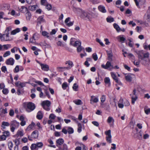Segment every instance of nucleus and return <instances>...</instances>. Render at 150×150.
Wrapping results in <instances>:
<instances>
[{
	"label": "nucleus",
	"mask_w": 150,
	"mask_h": 150,
	"mask_svg": "<svg viewBox=\"0 0 150 150\" xmlns=\"http://www.w3.org/2000/svg\"><path fill=\"white\" fill-rule=\"evenodd\" d=\"M77 10L80 13L81 17L86 20L91 21V15L88 12L79 8H77Z\"/></svg>",
	"instance_id": "obj_1"
},
{
	"label": "nucleus",
	"mask_w": 150,
	"mask_h": 150,
	"mask_svg": "<svg viewBox=\"0 0 150 150\" xmlns=\"http://www.w3.org/2000/svg\"><path fill=\"white\" fill-rule=\"evenodd\" d=\"M23 106L28 112L32 111L35 108V104L31 102L24 103H23Z\"/></svg>",
	"instance_id": "obj_2"
},
{
	"label": "nucleus",
	"mask_w": 150,
	"mask_h": 150,
	"mask_svg": "<svg viewBox=\"0 0 150 150\" xmlns=\"http://www.w3.org/2000/svg\"><path fill=\"white\" fill-rule=\"evenodd\" d=\"M51 103L48 100H46L43 101L41 105L44 109L46 111H49L50 110V108L49 107L51 105Z\"/></svg>",
	"instance_id": "obj_3"
},
{
	"label": "nucleus",
	"mask_w": 150,
	"mask_h": 150,
	"mask_svg": "<svg viewBox=\"0 0 150 150\" xmlns=\"http://www.w3.org/2000/svg\"><path fill=\"white\" fill-rule=\"evenodd\" d=\"M19 125V122H17L16 120L11 121L10 123L11 130L12 132H14L16 129L18 128Z\"/></svg>",
	"instance_id": "obj_4"
},
{
	"label": "nucleus",
	"mask_w": 150,
	"mask_h": 150,
	"mask_svg": "<svg viewBox=\"0 0 150 150\" xmlns=\"http://www.w3.org/2000/svg\"><path fill=\"white\" fill-rule=\"evenodd\" d=\"M0 39L1 41H7L12 40V39L9 37L8 34L4 33V34H0Z\"/></svg>",
	"instance_id": "obj_5"
},
{
	"label": "nucleus",
	"mask_w": 150,
	"mask_h": 150,
	"mask_svg": "<svg viewBox=\"0 0 150 150\" xmlns=\"http://www.w3.org/2000/svg\"><path fill=\"white\" fill-rule=\"evenodd\" d=\"M105 134L106 135V141L108 143L110 144L112 142V136L111 134V130H108L105 132Z\"/></svg>",
	"instance_id": "obj_6"
},
{
	"label": "nucleus",
	"mask_w": 150,
	"mask_h": 150,
	"mask_svg": "<svg viewBox=\"0 0 150 150\" xmlns=\"http://www.w3.org/2000/svg\"><path fill=\"white\" fill-rule=\"evenodd\" d=\"M101 67L102 68L105 69H108L110 70L114 69V67L113 65H111V63L109 61H107V62L105 65L104 64H102L101 65Z\"/></svg>",
	"instance_id": "obj_7"
},
{
	"label": "nucleus",
	"mask_w": 150,
	"mask_h": 150,
	"mask_svg": "<svg viewBox=\"0 0 150 150\" xmlns=\"http://www.w3.org/2000/svg\"><path fill=\"white\" fill-rule=\"evenodd\" d=\"M38 63L40 64L41 67V69L45 71H48L49 69V67L48 65L47 64H42L39 62Z\"/></svg>",
	"instance_id": "obj_8"
},
{
	"label": "nucleus",
	"mask_w": 150,
	"mask_h": 150,
	"mask_svg": "<svg viewBox=\"0 0 150 150\" xmlns=\"http://www.w3.org/2000/svg\"><path fill=\"white\" fill-rule=\"evenodd\" d=\"M44 16H39L37 19V23L38 25L41 24L42 23H45L46 21L44 18Z\"/></svg>",
	"instance_id": "obj_9"
},
{
	"label": "nucleus",
	"mask_w": 150,
	"mask_h": 150,
	"mask_svg": "<svg viewBox=\"0 0 150 150\" xmlns=\"http://www.w3.org/2000/svg\"><path fill=\"white\" fill-rule=\"evenodd\" d=\"M126 80L128 82H131L132 81V78L134 76V75L132 74H125Z\"/></svg>",
	"instance_id": "obj_10"
},
{
	"label": "nucleus",
	"mask_w": 150,
	"mask_h": 150,
	"mask_svg": "<svg viewBox=\"0 0 150 150\" xmlns=\"http://www.w3.org/2000/svg\"><path fill=\"white\" fill-rule=\"evenodd\" d=\"M110 74L112 79L116 81V83L120 85L122 84V83L118 79L116 75L113 72H111L110 73Z\"/></svg>",
	"instance_id": "obj_11"
},
{
	"label": "nucleus",
	"mask_w": 150,
	"mask_h": 150,
	"mask_svg": "<svg viewBox=\"0 0 150 150\" xmlns=\"http://www.w3.org/2000/svg\"><path fill=\"white\" fill-rule=\"evenodd\" d=\"M26 83V82H21L20 81H18L16 82L15 84L19 88H21L25 87Z\"/></svg>",
	"instance_id": "obj_12"
},
{
	"label": "nucleus",
	"mask_w": 150,
	"mask_h": 150,
	"mask_svg": "<svg viewBox=\"0 0 150 150\" xmlns=\"http://www.w3.org/2000/svg\"><path fill=\"white\" fill-rule=\"evenodd\" d=\"M134 1L135 2L136 6L138 8H140L139 3L141 5H142L145 4L146 2V0H139L138 1V0H134Z\"/></svg>",
	"instance_id": "obj_13"
},
{
	"label": "nucleus",
	"mask_w": 150,
	"mask_h": 150,
	"mask_svg": "<svg viewBox=\"0 0 150 150\" xmlns=\"http://www.w3.org/2000/svg\"><path fill=\"white\" fill-rule=\"evenodd\" d=\"M90 103L93 104V103H97L99 101L98 97H96L95 96H92L91 97Z\"/></svg>",
	"instance_id": "obj_14"
},
{
	"label": "nucleus",
	"mask_w": 150,
	"mask_h": 150,
	"mask_svg": "<svg viewBox=\"0 0 150 150\" xmlns=\"http://www.w3.org/2000/svg\"><path fill=\"white\" fill-rule=\"evenodd\" d=\"M38 35L37 33H35L33 35V37L30 39V42L32 43H34L35 40L38 38Z\"/></svg>",
	"instance_id": "obj_15"
},
{
	"label": "nucleus",
	"mask_w": 150,
	"mask_h": 150,
	"mask_svg": "<svg viewBox=\"0 0 150 150\" xmlns=\"http://www.w3.org/2000/svg\"><path fill=\"white\" fill-rule=\"evenodd\" d=\"M14 63V60L12 58H10L7 59L6 61V63L7 65H13Z\"/></svg>",
	"instance_id": "obj_16"
},
{
	"label": "nucleus",
	"mask_w": 150,
	"mask_h": 150,
	"mask_svg": "<svg viewBox=\"0 0 150 150\" xmlns=\"http://www.w3.org/2000/svg\"><path fill=\"white\" fill-rule=\"evenodd\" d=\"M119 102L121 103H123L124 106H129L130 105L129 102L126 99H120Z\"/></svg>",
	"instance_id": "obj_17"
},
{
	"label": "nucleus",
	"mask_w": 150,
	"mask_h": 150,
	"mask_svg": "<svg viewBox=\"0 0 150 150\" xmlns=\"http://www.w3.org/2000/svg\"><path fill=\"white\" fill-rule=\"evenodd\" d=\"M117 39L118 40V41L122 43H123L125 41V38L124 37V35H123L118 36L117 37Z\"/></svg>",
	"instance_id": "obj_18"
},
{
	"label": "nucleus",
	"mask_w": 150,
	"mask_h": 150,
	"mask_svg": "<svg viewBox=\"0 0 150 150\" xmlns=\"http://www.w3.org/2000/svg\"><path fill=\"white\" fill-rule=\"evenodd\" d=\"M136 52L138 55V58L139 59H143V52L142 50L136 51Z\"/></svg>",
	"instance_id": "obj_19"
},
{
	"label": "nucleus",
	"mask_w": 150,
	"mask_h": 150,
	"mask_svg": "<svg viewBox=\"0 0 150 150\" xmlns=\"http://www.w3.org/2000/svg\"><path fill=\"white\" fill-rule=\"evenodd\" d=\"M65 64H68V66L67 67L68 70L71 69L74 66L73 62L70 60L67 61L65 62Z\"/></svg>",
	"instance_id": "obj_20"
},
{
	"label": "nucleus",
	"mask_w": 150,
	"mask_h": 150,
	"mask_svg": "<svg viewBox=\"0 0 150 150\" xmlns=\"http://www.w3.org/2000/svg\"><path fill=\"white\" fill-rule=\"evenodd\" d=\"M38 132L37 130L34 131L32 133L31 136L32 137L34 138H37L38 137Z\"/></svg>",
	"instance_id": "obj_21"
},
{
	"label": "nucleus",
	"mask_w": 150,
	"mask_h": 150,
	"mask_svg": "<svg viewBox=\"0 0 150 150\" xmlns=\"http://www.w3.org/2000/svg\"><path fill=\"white\" fill-rule=\"evenodd\" d=\"M142 60L143 64L144 65H149L150 62V60L149 58H143V59H141Z\"/></svg>",
	"instance_id": "obj_22"
},
{
	"label": "nucleus",
	"mask_w": 150,
	"mask_h": 150,
	"mask_svg": "<svg viewBox=\"0 0 150 150\" xmlns=\"http://www.w3.org/2000/svg\"><path fill=\"white\" fill-rule=\"evenodd\" d=\"M10 125V123L7 122L3 121L1 123V127L4 129L6 128V127L9 126Z\"/></svg>",
	"instance_id": "obj_23"
},
{
	"label": "nucleus",
	"mask_w": 150,
	"mask_h": 150,
	"mask_svg": "<svg viewBox=\"0 0 150 150\" xmlns=\"http://www.w3.org/2000/svg\"><path fill=\"white\" fill-rule=\"evenodd\" d=\"M104 81L106 85L109 87L110 86V79L109 77H106L104 79Z\"/></svg>",
	"instance_id": "obj_24"
},
{
	"label": "nucleus",
	"mask_w": 150,
	"mask_h": 150,
	"mask_svg": "<svg viewBox=\"0 0 150 150\" xmlns=\"http://www.w3.org/2000/svg\"><path fill=\"white\" fill-rule=\"evenodd\" d=\"M100 105L101 106L103 107V103L106 100V96L105 95H102L101 97L100 98Z\"/></svg>",
	"instance_id": "obj_25"
},
{
	"label": "nucleus",
	"mask_w": 150,
	"mask_h": 150,
	"mask_svg": "<svg viewBox=\"0 0 150 150\" xmlns=\"http://www.w3.org/2000/svg\"><path fill=\"white\" fill-rule=\"evenodd\" d=\"M98 9L100 11L103 13H105L106 12V11L105 8V7L101 5L98 6Z\"/></svg>",
	"instance_id": "obj_26"
},
{
	"label": "nucleus",
	"mask_w": 150,
	"mask_h": 150,
	"mask_svg": "<svg viewBox=\"0 0 150 150\" xmlns=\"http://www.w3.org/2000/svg\"><path fill=\"white\" fill-rule=\"evenodd\" d=\"M43 116V114L42 112L40 111H39L38 112L36 116L37 118L39 120H41L42 119Z\"/></svg>",
	"instance_id": "obj_27"
},
{
	"label": "nucleus",
	"mask_w": 150,
	"mask_h": 150,
	"mask_svg": "<svg viewBox=\"0 0 150 150\" xmlns=\"http://www.w3.org/2000/svg\"><path fill=\"white\" fill-rule=\"evenodd\" d=\"M19 10L21 12L23 13H25L28 11L27 8L25 6H22Z\"/></svg>",
	"instance_id": "obj_28"
},
{
	"label": "nucleus",
	"mask_w": 150,
	"mask_h": 150,
	"mask_svg": "<svg viewBox=\"0 0 150 150\" xmlns=\"http://www.w3.org/2000/svg\"><path fill=\"white\" fill-rule=\"evenodd\" d=\"M35 124L33 122H32L31 124H30L27 127L26 129L28 131L30 130L33 129L35 127Z\"/></svg>",
	"instance_id": "obj_29"
},
{
	"label": "nucleus",
	"mask_w": 150,
	"mask_h": 150,
	"mask_svg": "<svg viewBox=\"0 0 150 150\" xmlns=\"http://www.w3.org/2000/svg\"><path fill=\"white\" fill-rule=\"evenodd\" d=\"M130 96H131V103L133 105H134L135 101L138 98L137 96H132L131 94H130Z\"/></svg>",
	"instance_id": "obj_30"
},
{
	"label": "nucleus",
	"mask_w": 150,
	"mask_h": 150,
	"mask_svg": "<svg viewBox=\"0 0 150 150\" xmlns=\"http://www.w3.org/2000/svg\"><path fill=\"white\" fill-rule=\"evenodd\" d=\"M114 28L118 32H119L121 30V28L116 23H114L113 24Z\"/></svg>",
	"instance_id": "obj_31"
},
{
	"label": "nucleus",
	"mask_w": 150,
	"mask_h": 150,
	"mask_svg": "<svg viewBox=\"0 0 150 150\" xmlns=\"http://www.w3.org/2000/svg\"><path fill=\"white\" fill-rule=\"evenodd\" d=\"M11 47V45L9 44L4 45H3V50H6Z\"/></svg>",
	"instance_id": "obj_32"
},
{
	"label": "nucleus",
	"mask_w": 150,
	"mask_h": 150,
	"mask_svg": "<svg viewBox=\"0 0 150 150\" xmlns=\"http://www.w3.org/2000/svg\"><path fill=\"white\" fill-rule=\"evenodd\" d=\"M57 69L59 71H63L66 70H68L67 67H57Z\"/></svg>",
	"instance_id": "obj_33"
},
{
	"label": "nucleus",
	"mask_w": 150,
	"mask_h": 150,
	"mask_svg": "<svg viewBox=\"0 0 150 150\" xmlns=\"http://www.w3.org/2000/svg\"><path fill=\"white\" fill-rule=\"evenodd\" d=\"M64 142V141L63 139L62 138H61L57 140L56 143L57 145H61ZM57 146H58V145H57Z\"/></svg>",
	"instance_id": "obj_34"
},
{
	"label": "nucleus",
	"mask_w": 150,
	"mask_h": 150,
	"mask_svg": "<svg viewBox=\"0 0 150 150\" xmlns=\"http://www.w3.org/2000/svg\"><path fill=\"white\" fill-rule=\"evenodd\" d=\"M20 31V29L19 28H17L16 29L12 31L11 32V34L12 35H14L17 33L19 32Z\"/></svg>",
	"instance_id": "obj_35"
},
{
	"label": "nucleus",
	"mask_w": 150,
	"mask_h": 150,
	"mask_svg": "<svg viewBox=\"0 0 150 150\" xmlns=\"http://www.w3.org/2000/svg\"><path fill=\"white\" fill-rule=\"evenodd\" d=\"M42 34L44 37H46L47 38H49L50 37L49 34L47 32L45 31H42Z\"/></svg>",
	"instance_id": "obj_36"
},
{
	"label": "nucleus",
	"mask_w": 150,
	"mask_h": 150,
	"mask_svg": "<svg viewBox=\"0 0 150 150\" xmlns=\"http://www.w3.org/2000/svg\"><path fill=\"white\" fill-rule=\"evenodd\" d=\"M35 144L38 149L42 148L43 146V144L42 142H37Z\"/></svg>",
	"instance_id": "obj_37"
},
{
	"label": "nucleus",
	"mask_w": 150,
	"mask_h": 150,
	"mask_svg": "<svg viewBox=\"0 0 150 150\" xmlns=\"http://www.w3.org/2000/svg\"><path fill=\"white\" fill-rule=\"evenodd\" d=\"M31 15L30 13L27 12L26 14V19L27 21H29L31 18Z\"/></svg>",
	"instance_id": "obj_38"
},
{
	"label": "nucleus",
	"mask_w": 150,
	"mask_h": 150,
	"mask_svg": "<svg viewBox=\"0 0 150 150\" xmlns=\"http://www.w3.org/2000/svg\"><path fill=\"white\" fill-rule=\"evenodd\" d=\"M108 57V60H112V52H109L108 51H106Z\"/></svg>",
	"instance_id": "obj_39"
},
{
	"label": "nucleus",
	"mask_w": 150,
	"mask_h": 150,
	"mask_svg": "<svg viewBox=\"0 0 150 150\" xmlns=\"http://www.w3.org/2000/svg\"><path fill=\"white\" fill-rule=\"evenodd\" d=\"M30 149L31 150H38V149L35 143L31 144Z\"/></svg>",
	"instance_id": "obj_40"
},
{
	"label": "nucleus",
	"mask_w": 150,
	"mask_h": 150,
	"mask_svg": "<svg viewBox=\"0 0 150 150\" xmlns=\"http://www.w3.org/2000/svg\"><path fill=\"white\" fill-rule=\"evenodd\" d=\"M67 129V132L69 134H72L74 132L73 129L70 127H66Z\"/></svg>",
	"instance_id": "obj_41"
},
{
	"label": "nucleus",
	"mask_w": 150,
	"mask_h": 150,
	"mask_svg": "<svg viewBox=\"0 0 150 150\" xmlns=\"http://www.w3.org/2000/svg\"><path fill=\"white\" fill-rule=\"evenodd\" d=\"M114 120L112 117L110 116L109 117L107 120V122L108 123H110L111 122H112L113 123H114Z\"/></svg>",
	"instance_id": "obj_42"
},
{
	"label": "nucleus",
	"mask_w": 150,
	"mask_h": 150,
	"mask_svg": "<svg viewBox=\"0 0 150 150\" xmlns=\"http://www.w3.org/2000/svg\"><path fill=\"white\" fill-rule=\"evenodd\" d=\"M42 45L45 48H50L51 46L49 44H47L45 42H44L42 44Z\"/></svg>",
	"instance_id": "obj_43"
},
{
	"label": "nucleus",
	"mask_w": 150,
	"mask_h": 150,
	"mask_svg": "<svg viewBox=\"0 0 150 150\" xmlns=\"http://www.w3.org/2000/svg\"><path fill=\"white\" fill-rule=\"evenodd\" d=\"M81 43L79 41H75L74 42V44H73V46L74 47H76L77 46H79L81 45Z\"/></svg>",
	"instance_id": "obj_44"
},
{
	"label": "nucleus",
	"mask_w": 150,
	"mask_h": 150,
	"mask_svg": "<svg viewBox=\"0 0 150 150\" xmlns=\"http://www.w3.org/2000/svg\"><path fill=\"white\" fill-rule=\"evenodd\" d=\"M11 30V27H8L6 28L5 30L4 31V33H6V34H9Z\"/></svg>",
	"instance_id": "obj_45"
},
{
	"label": "nucleus",
	"mask_w": 150,
	"mask_h": 150,
	"mask_svg": "<svg viewBox=\"0 0 150 150\" xmlns=\"http://www.w3.org/2000/svg\"><path fill=\"white\" fill-rule=\"evenodd\" d=\"M74 102L77 105H80L82 104V102L80 100H74Z\"/></svg>",
	"instance_id": "obj_46"
},
{
	"label": "nucleus",
	"mask_w": 150,
	"mask_h": 150,
	"mask_svg": "<svg viewBox=\"0 0 150 150\" xmlns=\"http://www.w3.org/2000/svg\"><path fill=\"white\" fill-rule=\"evenodd\" d=\"M106 21L108 23H111L114 21V18L112 17H108L106 18Z\"/></svg>",
	"instance_id": "obj_47"
},
{
	"label": "nucleus",
	"mask_w": 150,
	"mask_h": 150,
	"mask_svg": "<svg viewBox=\"0 0 150 150\" xmlns=\"http://www.w3.org/2000/svg\"><path fill=\"white\" fill-rule=\"evenodd\" d=\"M8 146L9 150H13L12 148L13 146V144L11 142H8Z\"/></svg>",
	"instance_id": "obj_48"
},
{
	"label": "nucleus",
	"mask_w": 150,
	"mask_h": 150,
	"mask_svg": "<svg viewBox=\"0 0 150 150\" xmlns=\"http://www.w3.org/2000/svg\"><path fill=\"white\" fill-rule=\"evenodd\" d=\"M68 86L67 83V82H64L63 83L62 85V87L64 90L66 89L67 87Z\"/></svg>",
	"instance_id": "obj_49"
},
{
	"label": "nucleus",
	"mask_w": 150,
	"mask_h": 150,
	"mask_svg": "<svg viewBox=\"0 0 150 150\" xmlns=\"http://www.w3.org/2000/svg\"><path fill=\"white\" fill-rule=\"evenodd\" d=\"M4 134L6 136V137H9L10 136V133L8 131H6L3 132Z\"/></svg>",
	"instance_id": "obj_50"
},
{
	"label": "nucleus",
	"mask_w": 150,
	"mask_h": 150,
	"mask_svg": "<svg viewBox=\"0 0 150 150\" xmlns=\"http://www.w3.org/2000/svg\"><path fill=\"white\" fill-rule=\"evenodd\" d=\"M144 110L146 114L148 115L150 113V108H144Z\"/></svg>",
	"instance_id": "obj_51"
},
{
	"label": "nucleus",
	"mask_w": 150,
	"mask_h": 150,
	"mask_svg": "<svg viewBox=\"0 0 150 150\" xmlns=\"http://www.w3.org/2000/svg\"><path fill=\"white\" fill-rule=\"evenodd\" d=\"M36 6H37L35 5L31 6L29 7V8L31 11H34L35 10Z\"/></svg>",
	"instance_id": "obj_52"
},
{
	"label": "nucleus",
	"mask_w": 150,
	"mask_h": 150,
	"mask_svg": "<svg viewBox=\"0 0 150 150\" xmlns=\"http://www.w3.org/2000/svg\"><path fill=\"white\" fill-rule=\"evenodd\" d=\"M92 57L95 61H96L98 60V57L96 53H94L92 54Z\"/></svg>",
	"instance_id": "obj_53"
},
{
	"label": "nucleus",
	"mask_w": 150,
	"mask_h": 150,
	"mask_svg": "<svg viewBox=\"0 0 150 150\" xmlns=\"http://www.w3.org/2000/svg\"><path fill=\"white\" fill-rule=\"evenodd\" d=\"M72 88L74 91H78V86L76 83H75L74 84Z\"/></svg>",
	"instance_id": "obj_54"
},
{
	"label": "nucleus",
	"mask_w": 150,
	"mask_h": 150,
	"mask_svg": "<svg viewBox=\"0 0 150 150\" xmlns=\"http://www.w3.org/2000/svg\"><path fill=\"white\" fill-rule=\"evenodd\" d=\"M16 146H18L20 144V141L19 139H16L13 140Z\"/></svg>",
	"instance_id": "obj_55"
},
{
	"label": "nucleus",
	"mask_w": 150,
	"mask_h": 150,
	"mask_svg": "<svg viewBox=\"0 0 150 150\" xmlns=\"http://www.w3.org/2000/svg\"><path fill=\"white\" fill-rule=\"evenodd\" d=\"M16 135L18 137H22L23 135V132L20 130H18L17 132Z\"/></svg>",
	"instance_id": "obj_56"
},
{
	"label": "nucleus",
	"mask_w": 150,
	"mask_h": 150,
	"mask_svg": "<svg viewBox=\"0 0 150 150\" xmlns=\"http://www.w3.org/2000/svg\"><path fill=\"white\" fill-rule=\"evenodd\" d=\"M11 52L9 51H7L6 52L3 54V57H6L10 55Z\"/></svg>",
	"instance_id": "obj_57"
},
{
	"label": "nucleus",
	"mask_w": 150,
	"mask_h": 150,
	"mask_svg": "<svg viewBox=\"0 0 150 150\" xmlns=\"http://www.w3.org/2000/svg\"><path fill=\"white\" fill-rule=\"evenodd\" d=\"M2 91L4 94L6 95L8 93V90L7 88H4Z\"/></svg>",
	"instance_id": "obj_58"
},
{
	"label": "nucleus",
	"mask_w": 150,
	"mask_h": 150,
	"mask_svg": "<svg viewBox=\"0 0 150 150\" xmlns=\"http://www.w3.org/2000/svg\"><path fill=\"white\" fill-rule=\"evenodd\" d=\"M19 71V66H16L13 70V71L14 73H17Z\"/></svg>",
	"instance_id": "obj_59"
},
{
	"label": "nucleus",
	"mask_w": 150,
	"mask_h": 150,
	"mask_svg": "<svg viewBox=\"0 0 150 150\" xmlns=\"http://www.w3.org/2000/svg\"><path fill=\"white\" fill-rule=\"evenodd\" d=\"M46 6V8L48 10H50L52 8V6L50 4H49L48 3L45 5Z\"/></svg>",
	"instance_id": "obj_60"
},
{
	"label": "nucleus",
	"mask_w": 150,
	"mask_h": 150,
	"mask_svg": "<svg viewBox=\"0 0 150 150\" xmlns=\"http://www.w3.org/2000/svg\"><path fill=\"white\" fill-rule=\"evenodd\" d=\"M143 47L145 49L147 50L148 48L149 49V50H150V44L148 46H147L146 43H145L144 44Z\"/></svg>",
	"instance_id": "obj_61"
},
{
	"label": "nucleus",
	"mask_w": 150,
	"mask_h": 150,
	"mask_svg": "<svg viewBox=\"0 0 150 150\" xmlns=\"http://www.w3.org/2000/svg\"><path fill=\"white\" fill-rule=\"evenodd\" d=\"M1 69L2 71L4 73H6L7 71L6 67L5 66H2L1 68Z\"/></svg>",
	"instance_id": "obj_62"
},
{
	"label": "nucleus",
	"mask_w": 150,
	"mask_h": 150,
	"mask_svg": "<svg viewBox=\"0 0 150 150\" xmlns=\"http://www.w3.org/2000/svg\"><path fill=\"white\" fill-rule=\"evenodd\" d=\"M76 39L74 38H71L70 41V44L72 45L74 44L75 42L76 41Z\"/></svg>",
	"instance_id": "obj_63"
},
{
	"label": "nucleus",
	"mask_w": 150,
	"mask_h": 150,
	"mask_svg": "<svg viewBox=\"0 0 150 150\" xmlns=\"http://www.w3.org/2000/svg\"><path fill=\"white\" fill-rule=\"evenodd\" d=\"M62 150H68V147L66 144H63Z\"/></svg>",
	"instance_id": "obj_64"
}]
</instances>
